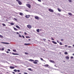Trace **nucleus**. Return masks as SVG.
Here are the masks:
<instances>
[{"label": "nucleus", "instance_id": "1", "mask_svg": "<svg viewBox=\"0 0 74 74\" xmlns=\"http://www.w3.org/2000/svg\"><path fill=\"white\" fill-rule=\"evenodd\" d=\"M27 27L29 29H31L32 28V26L29 24L27 25Z\"/></svg>", "mask_w": 74, "mask_h": 74}, {"label": "nucleus", "instance_id": "2", "mask_svg": "<svg viewBox=\"0 0 74 74\" xmlns=\"http://www.w3.org/2000/svg\"><path fill=\"white\" fill-rule=\"evenodd\" d=\"M26 6H27V7H28V8H31V5H30V4H26Z\"/></svg>", "mask_w": 74, "mask_h": 74}, {"label": "nucleus", "instance_id": "3", "mask_svg": "<svg viewBox=\"0 0 74 74\" xmlns=\"http://www.w3.org/2000/svg\"><path fill=\"white\" fill-rule=\"evenodd\" d=\"M35 62H33V63H34V64H37V62H39V61L37 60H35Z\"/></svg>", "mask_w": 74, "mask_h": 74}, {"label": "nucleus", "instance_id": "4", "mask_svg": "<svg viewBox=\"0 0 74 74\" xmlns=\"http://www.w3.org/2000/svg\"><path fill=\"white\" fill-rule=\"evenodd\" d=\"M16 1H17L19 4V5H21L22 4V3L21 1H19V0H16Z\"/></svg>", "mask_w": 74, "mask_h": 74}, {"label": "nucleus", "instance_id": "5", "mask_svg": "<svg viewBox=\"0 0 74 74\" xmlns=\"http://www.w3.org/2000/svg\"><path fill=\"white\" fill-rule=\"evenodd\" d=\"M49 11H50V12H53V10L51 9H49Z\"/></svg>", "mask_w": 74, "mask_h": 74}, {"label": "nucleus", "instance_id": "6", "mask_svg": "<svg viewBox=\"0 0 74 74\" xmlns=\"http://www.w3.org/2000/svg\"><path fill=\"white\" fill-rule=\"evenodd\" d=\"M34 18L36 19H37V20H38L39 19V17L38 16H35Z\"/></svg>", "mask_w": 74, "mask_h": 74}, {"label": "nucleus", "instance_id": "7", "mask_svg": "<svg viewBox=\"0 0 74 74\" xmlns=\"http://www.w3.org/2000/svg\"><path fill=\"white\" fill-rule=\"evenodd\" d=\"M43 66H44V67H48V66L49 67V65L48 64L44 65H43Z\"/></svg>", "mask_w": 74, "mask_h": 74}, {"label": "nucleus", "instance_id": "8", "mask_svg": "<svg viewBox=\"0 0 74 74\" xmlns=\"http://www.w3.org/2000/svg\"><path fill=\"white\" fill-rule=\"evenodd\" d=\"M30 16V15H26L25 17L26 18H29Z\"/></svg>", "mask_w": 74, "mask_h": 74}, {"label": "nucleus", "instance_id": "9", "mask_svg": "<svg viewBox=\"0 0 74 74\" xmlns=\"http://www.w3.org/2000/svg\"><path fill=\"white\" fill-rule=\"evenodd\" d=\"M12 54L13 55H19V54H18L17 53H12Z\"/></svg>", "mask_w": 74, "mask_h": 74}, {"label": "nucleus", "instance_id": "10", "mask_svg": "<svg viewBox=\"0 0 74 74\" xmlns=\"http://www.w3.org/2000/svg\"><path fill=\"white\" fill-rule=\"evenodd\" d=\"M1 43L2 44H9V43L5 42H1Z\"/></svg>", "mask_w": 74, "mask_h": 74}, {"label": "nucleus", "instance_id": "11", "mask_svg": "<svg viewBox=\"0 0 74 74\" xmlns=\"http://www.w3.org/2000/svg\"><path fill=\"white\" fill-rule=\"evenodd\" d=\"M30 43H25L24 44L25 45H30Z\"/></svg>", "mask_w": 74, "mask_h": 74}, {"label": "nucleus", "instance_id": "12", "mask_svg": "<svg viewBox=\"0 0 74 74\" xmlns=\"http://www.w3.org/2000/svg\"><path fill=\"white\" fill-rule=\"evenodd\" d=\"M52 42L53 43V44H57V42L54 41H52Z\"/></svg>", "mask_w": 74, "mask_h": 74}, {"label": "nucleus", "instance_id": "13", "mask_svg": "<svg viewBox=\"0 0 74 74\" xmlns=\"http://www.w3.org/2000/svg\"><path fill=\"white\" fill-rule=\"evenodd\" d=\"M50 62H51V63H55V61H53L52 60H50Z\"/></svg>", "mask_w": 74, "mask_h": 74}, {"label": "nucleus", "instance_id": "14", "mask_svg": "<svg viewBox=\"0 0 74 74\" xmlns=\"http://www.w3.org/2000/svg\"><path fill=\"white\" fill-rule=\"evenodd\" d=\"M10 67L11 69H15V67L13 66H10Z\"/></svg>", "mask_w": 74, "mask_h": 74}, {"label": "nucleus", "instance_id": "15", "mask_svg": "<svg viewBox=\"0 0 74 74\" xmlns=\"http://www.w3.org/2000/svg\"><path fill=\"white\" fill-rule=\"evenodd\" d=\"M66 59L69 60V57L68 56H67L66 57Z\"/></svg>", "mask_w": 74, "mask_h": 74}, {"label": "nucleus", "instance_id": "16", "mask_svg": "<svg viewBox=\"0 0 74 74\" xmlns=\"http://www.w3.org/2000/svg\"><path fill=\"white\" fill-rule=\"evenodd\" d=\"M68 14L69 15H70V16H72V13H68Z\"/></svg>", "mask_w": 74, "mask_h": 74}, {"label": "nucleus", "instance_id": "17", "mask_svg": "<svg viewBox=\"0 0 74 74\" xmlns=\"http://www.w3.org/2000/svg\"><path fill=\"white\" fill-rule=\"evenodd\" d=\"M19 15H21V16H22V15H23V14L22 13H19Z\"/></svg>", "mask_w": 74, "mask_h": 74}, {"label": "nucleus", "instance_id": "18", "mask_svg": "<svg viewBox=\"0 0 74 74\" xmlns=\"http://www.w3.org/2000/svg\"><path fill=\"white\" fill-rule=\"evenodd\" d=\"M16 27H17V28H18V29H20V27H19L18 25H16Z\"/></svg>", "mask_w": 74, "mask_h": 74}, {"label": "nucleus", "instance_id": "19", "mask_svg": "<svg viewBox=\"0 0 74 74\" xmlns=\"http://www.w3.org/2000/svg\"><path fill=\"white\" fill-rule=\"evenodd\" d=\"M58 11H59V12H61V10H60V8H58Z\"/></svg>", "mask_w": 74, "mask_h": 74}, {"label": "nucleus", "instance_id": "20", "mask_svg": "<svg viewBox=\"0 0 74 74\" xmlns=\"http://www.w3.org/2000/svg\"><path fill=\"white\" fill-rule=\"evenodd\" d=\"M39 30H40V29H38L36 30V31L37 32L39 33V32H40Z\"/></svg>", "mask_w": 74, "mask_h": 74}, {"label": "nucleus", "instance_id": "21", "mask_svg": "<svg viewBox=\"0 0 74 74\" xmlns=\"http://www.w3.org/2000/svg\"><path fill=\"white\" fill-rule=\"evenodd\" d=\"M10 24L11 25H15V24H14V23H10Z\"/></svg>", "mask_w": 74, "mask_h": 74}, {"label": "nucleus", "instance_id": "22", "mask_svg": "<svg viewBox=\"0 0 74 74\" xmlns=\"http://www.w3.org/2000/svg\"><path fill=\"white\" fill-rule=\"evenodd\" d=\"M0 37L1 38H3V36L1 35H0Z\"/></svg>", "mask_w": 74, "mask_h": 74}, {"label": "nucleus", "instance_id": "23", "mask_svg": "<svg viewBox=\"0 0 74 74\" xmlns=\"http://www.w3.org/2000/svg\"><path fill=\"white\" fill-rule=\"evenodd\" d=\"M29 61L30 62H32V61H34V60H32V59H30L29 60Z\"/></svg>", "mask_w": 74, "mask_h": 74}, {"label": "nucleus", "instance_id": "24", "mask_svg": "<svg viewBox=\"0 0 74 74\" xmlns=\"http://www.w3.org/2000/svg\"><path fill=\"white\" fill-rule=\"evenodd\" d=\"M14 71L15 72H17V70H16V69H14Z\"/></svg>", "mask_w": 74, "mask_h": 74}, {"label": "nucleus", "instance_id": "25", "mask_svg": "<svg viewBox=\"0 0 74 74\" xmlns=\"http://www.w3.org/2000/svg\"><path fill=\"white\" fill-rule=\"evenodd\" d=\"M26 38H30L29 36H26Z\"/></svg>", "mask_w": 74, "mask_h": 74}, {"label": "nucleus", "instance_id": "26", "mask_svg": "<svg viewBox=\"0 0 74 74\" xmlns=\"http://www.w3.org/2000/svg\"><path fill=\"white\" fill-rule=\"evenodd\" d=\"M14 19L16 21H18V20L17 19H16L15 18H14Z\"/></svg>", "mask_w": 74, "mask_h": 74}, {"label": "nucleus", "instance_id": "27", "mask_svg": "<svg viewBox=\"0 0 74 74\" xmlns=\"http://www.w3.org/2000/svg\"><path fill=\"white\" fill-rule=\"evenodd\" d=\"M14 30H16V31H17V29L15 28H14Z\"/></svg>", "mask_w": 74, "mask_h": 74}, {"label": "nucleus", "instance_id": "28", "mask_svg": "<svg viewBox=\"0 0 74 74\" xmlns=\"http://www.w3.org/2000/svg\"><path fill=\"white\" fill-rule=\"evenodd\" d=\"M67 53H68L67 52H65L64 53V54H65V55H67Z\"/></svg>", "mask_w": 74, "mask_h": 74}, {"label": "nucleus", "instance_id": "29", "mask_svg": "<svg viewBox=\"0 0 74 74\" xmlns=\"http://www.w3.org/2000/svg\"><path fill=\"white\" fill-rule=\"evenodd\" d=\"M2 25H3V26H5L6 25H5V24L4 23H3L2 24Z\"/></svg>", "mask_w": 74, "mask_h": 74}, {"label": "nucleus", "instance_id": "30", "mask_svg": "<svg viewBox=\"0 0 74 74\" xmlns=\"http://www.w3.org/2000/svg\"><path fill=\"white\" fill-rule=\"evenodd\" d=\"M13 52H16V50L13 49Z\"/></svg>", "mask_w": 74, "mask_h": 74}, {"label": "nucleus", "instance_id": "31", "mask_svg": "<svg viewBox=\"0 0 74 74\" xmlns=\"http://www.w3.org/2000/svg\"><path fill=\"white\" fill-rule=\"evenodd\" d=\"M30 71H31L32 70V69L30 68H29L28 69Z\"/></svg>", "mask_w": 74, "mask_h": 74}, {"label": "nucleus", "instance_id": "32", "mask_svg": "<svg viewBox=\"0 0 74 74\" xmlns=\"http://www.w3.org/2000/svg\"><path fill=\"white\" fill-rule=\"evenodd\" d=\"M17 72L19 73L20 72V70H17Z\"/></svg>", "mask_w": 74, "mask_h": 74}, {"label": "nucleus", "instance_id": "33", "mask_svg": "<svg viewBox=\"0 0 74 74\" xmlns=\"http://www.w3.org/2000/svg\"><path fill=\"white\" fill-rule=\"evenodd\" d=\"M60 45H62V43L61 42H60Z\"/></svg>", "mask_w": 74, "mask_h": 74}, {"label": "nucleus", "instance_id": "34", "mask_svg": "<svg viewBox=\"0 0 74 74\" xmlns=\"http://www.w3.org/2000/svg\"><path fill=\"white\" fill-rule=\"evenodd\" d=\"M24 34L25 35H27V33H26V32H24Z\"/></svg>", "mask_w": 74, "mask_h": 74}, {"label": "nucleus", "instance_id": "35", "mask_svg": "<svg viewBox=\"0 0 74 74\" xmlns=\"http://www.w3.org/2000/svg\"><path fill=\"white\" fill-rule=\"evenodd\" d=\"M69 1L70 2H71V1H71V0H69Z\"/></svg>", "mask_w": 74, "mask_h": 74}, {"label": "nucleus", "instance_id": "36", "mask_svg": "<svg viewBox=\"0 0 74 74\" xmlns=\"http://www.w3.org/2000/svg\"><path fill=\"white\" fill-rule=\"evenodd\" d=\"M38 1H39V2H41V0H38Z\"/></svg>", "mask_w": 74, "mask_h": 74}, {"label": "nucleus", "instance_id": "37", "mask_svg": "<svg viewBox=\"0 0 74 74\" xmlns=\"http://www.w3.org/2000/svg\"><path fill=\"white\" fill-rule=\"evenodd\" d=\"M25 54H26V55H28V53H25Z\"/></svg>", "mask_w": 74, "mask_h": 74}, {"label": "nucleus", "instance_id": "38", "mask_svg": "<svg viewBox=\"0 0 74 74\" xmlns=\"http://www.w3.org/2000/svg\"><path fill=\"white\" fill-rule=\"evenodd\" d=\"M22 36L23 37V38H25V36H24L22 35Z\"/></svg>", "mask_w": 74, "mask_h": 74}, {"label": "nucleus", "instance_id": "39", "mask_svg": "<svg viewBox=\"0 0 74 74\" xmlns=\"http://www.w3.org/2000/svg\"><path fill=\"white\" fill-rule=\"evenodd\" d=\"M4 48H2V51H4Z\"/></svg>", "mask_w": 74, "mask_h": 74}, {"label": "nucleus", "instance_id": "40", "mask_svg": "<svg viewBox=\"0 0 74 74\" xmlns=\"http://www.w3.org/2000/svg\"><path fill=\"white\" fill-rule=\"evenodd\" d=\"M40 59L41 60H43V59L42 58H40Z\"/></svg>", "mask_w": 74, "mask_h": 74}, {"label": "nucleus", "instance_id": "41", "mask_svg": "<svg viewBox=\"0 0 74 74\" xmlns=\"http://www.w3.org/2000/svg\"><path fill=\"white\" fill-rule=\"evenodd\" d=\"M19 36L20 37H22V36L21 35H19Z\"/></svg>", "mask_w": 74, "mask_h": 74}, {"label": "nucleus", "instance_id": "42", "mask_svg": "<svg viewBox=\"0 0 74 74\" xmlns=\"http://www.w3.org/2000/svg\"><path fill=\"white\" fill-rule=\"evenodd\" d=\"M71 59H73V56H71Z\"/></svg>", "mask_w": 74, "mask_h": 74}, {"label": "nucleus", "instance_id": "43", "mask_svg": "<svg viewBox=\"0 0 74 74\" xmlns=\"http://www.w3.org/2000/svg\"><path fill=\"white\" fill-rule=\"evenodd\" d=\"M8 51H11V50L10 49H9L8 50Z\"/></svg>", "mask_w": 74, "mask_h": 74}, {"label": "nucleus", "instance_id": "44", "mask_svg": "<svg viewBox=\"0 0 74 74\" xmlns=\"http://www.w3.org/2000/svg\"><path fill=\"white\" fill-rule=\"evenodd\" d=\"M58 15H60V13H58Z\"/></svg>", "mask_w": 74, "mask_h": 74}, {"label": "nucleus", "instance_id": "45", "mask_svg": "<svg viewBox=\"0 0 74 74\" xmlns=\"http://www.w3.org/2000/svg\"><path fill=\"white\" fill-rule=\"evenodd\" d=\"M24 73L25 74H27V73L26 72H25Z\"/></svg>", "mask_w": 74, "mask_h": 74}, {"label": "nucleus", "instance_id": "46", "mask_svg": "<svg viewBox=\"0 0 74 74\" xmlns=\"http://www.w3.org/2000/svg\"><path fill=\"white\" fill-rule=\"evenodd\" d=\"M68 48H71V46H69L68 47Z\"/></svg>", "mask_w": 74, "mask_h": 74}, {"label": "nucleus", "instance_id": "47", "mask_svg": "<svg viewBox=\"0 0 74 74\" xmlns=\"http://www.w3.org/2000/svg\"><path fill=\"white\" fill-rule=\"evenodd\" d=\"M16 34L19 35L20 34L18 32H16Z\"/></svg>", "mask_w": 74, "mask_h": 74}, {"label": "nucleus", "instance_id": "48", "mask_svg": "<svg viewBox=\"0 0 74 74\" xmlns=\"http://www.w3.org/2000/svg\"><path fill=\"white\" fill-rule=\"evenodd\" d=\"M6 53H9V52H8V51H6Z\"/></svg>", "mask_w": 74, "mask_h": 74}, {"label": "nucleus", "instance_id": "49", "mask_svg": "<svg viewBox=\"0 0 74 74\" xmlns=\"http://www.w3.org/2000/svg\"><path fill=\"white\" fill-rule=\"evenodd\" d=\"M43 40H44V41H45V40H46V39H43Z\"/></svg>", "mask_w": 74, "mask_h": 74}, {"label": "nucleus", "instance_id": "50", "mask_svg": "<svg viewBox=\"0 0 74 74\" xmlns=\"http://www.w3.org/2000/svg\"><path fill=\"white\" fill-rule=\"evenodd\" d=\"M51 40H54V39H53V38H51Z\"/></svg>", "mask_w": 74, "mask_h": 74}, {"label": "nucleus", "instance_id": "51", "mask_svg": "<svg viewBox=\"0 0 74 74\" xmlns=\"http://www.w3.org/2000/svg\"><path fill=\"white\" fill-rule=\"evenodd\" d=\"M63 39H61V40L62 41H63Z\"/></svg>", "mask_w": 74, "mask_h": 74}, {"label": "nucleus", "instance_id": "52", "mask_svg": "<svg viewBox=\"0 0 74 74\" xmlns=\"http://www.w3.org/2000/svg\"><path fill=\"white\" fill-rule=\"evenodd\" d=\"M57 42H58V43H59V41L57 40Z\"/></svg>", "mask_w": 74, "mask_h": 74}, {"label": "nucleus", "instance_id": "53", "mask_svg": "<svg viewBox=\"0 0 74 74\" xmlns=\"http://www.w3.org/2000/svg\"><path fill=\"white\" fill-rule=\"evenodd\" d=\"M12 73H13V74H15V72H12Z\"/></svg>", "mask_w": 74, "mask_h": 74}, {"label": "nucleus", "instance_id": "54", "mask_svg": "<svg viewBox=\"0 0 74 74\" xmlns=\"http://www.w3.org/2000/svg\"><path fill=\"white\" fill-rule=\"evenodd\" d=\"M65 47H68V46H67V45H65Z\"/></svg>", "mask_w": 74, "mask_h": 74}, {"label": "nucleus", "instance_id": "55", "mask_svg": "<svg viewBox=\"0 0 74 74\" xmlns=\"http://www.w3.org/2000/svg\"><path fill=\"white\" fill-rule=\"evenodd\" d=\"M54 66H55L56 67H57V66H56V65H54Z\"/></svg>", "mask_w": 74, "mask_h": 74}, {"label": "nucleus", "instance_id": "56", "mask_svg": "<svg viewBox=\"0 0 74 74\" xmlns=\"http://www.w3.org/2000/svg\"><path fill=\"white\" fill-rule=\"evenodd\" d=\"M1 49L0 48V51H1Z\"/></svg>", "mask_w": 74, "mask_h": 74}, {"label": "nucleus", "instance_id": "57", "mask_svg": "<svg viewBox=\"0 0 74 74\" xmlns=\"http://www.w3.org/2000/svg\"><path fill=\"white\" fill-rule=\"evenodd\" d=\"M73 47H74V45H73Z\"/></svg>", "mask_w": 74, "mask_h": 74}, {"label": "nucleus", "instance_id": "58", "mask_svg": "<svg viewBox=\"0 0 74 74\" xmlns=\"http://www.w3.org/2000/svg\"><path fill=\"white\" fill-rule=\"evenodd\" d=\"M28 40H29V41H30V39H29Z\"/></svg>", "mask_w": 74, "mask_h": 74}, {"label": "nucleus", "instance_id": "59", "mask_svg": "<svg viewBox=\"0 0 74 74\" xmlns=\"http://www.w3.org/2000/svg\"><path fill=\"white\" fill-rule=\"evenodd\" d=\"M15 67H17V66H15Z\"/></svg>", "mask_w": 74, "mask_h": 74}, {"label": "nucleus", "instance_id": "60", "mask_svg": "<svg viewBox=\"0 0 74 74\" xmlns=\"http://www.w3.org/2000/svg\"><path fill=\"white\" fill-rule=\"evenodd\" d=\"M19 74H22L21 73H19Z\"/></svg>", "mask_w": 74, "mask_h": 74}, {"label": "nucleus", "instance_id": "61", "mask_svg": "<svg viewBox=\"0 0 74 74\" xmlns=\"http://www.w3.org/2000/svg\"><path fill=\"white\" fill-rule=\"evenodd\" d=\"M10 53H11V52H10Z\"/></svg>", "mask_w": 74, "mask_h": 74}, {"label": "nucleus", "instance_id": "62", "mask_svg": "<svg viewBox=\"0 0 74 74\" xmlns=\"http://www.w3.org/2000/svg\"><path fill=\"white\" fill-rule=\"evenodd\" d=\"M55 70H56V69H55Z\"/></svg>", "mask_w": 74, "mask_h": 74}, {"label": "nucleus", "instance_id": "63", "mask_svg": "<svg viewBox=\"0 0 74 74\" xmlns=\"http://www.w3.org/2000/svg\"><path fill=\"white\" fill-rule=\"evenodd\" d=\"M57 70H58V69H57Z\"/></svg>", "mask_w": 74, "mask_h": 74}]
</instances>
